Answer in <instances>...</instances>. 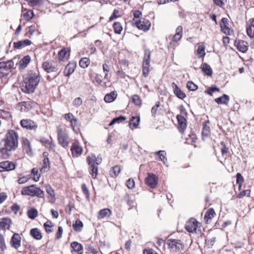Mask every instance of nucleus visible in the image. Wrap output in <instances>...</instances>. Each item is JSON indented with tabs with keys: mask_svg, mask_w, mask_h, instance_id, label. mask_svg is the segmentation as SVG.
I'll return each instance as SVG.
<instances>
[{
	"mask_svg": "<svg viewBox=\"0 0 254 254\" xmlns=\"http://www.w3.org/2000/svg\"><path fill=\"white\" fill-rule=\"evenodd\" d=\"M18 146V133L14 130H9L0 142V147L9 157L12 154V152L16 150Z\"/></svg>",
	"mask_w": 254,
	"mask_h": 254,
	"instance_id": "nucleus-1",
	"label": "nucleus"
},
{
	"mask_svg": "<svg viewBox=\"0 0 254 254\" xmlns=\"http://www.w3.org/2000/svg\"><path fill=\"white\" fill-rule=\"evenodd\" d=\"M41 79L40 73L33 70H30L23 77L21 83V90L26 93H33Z\"/></svg>",
	"mask_w": 254,
	"mask_h": 254,
	"instance_id": "nucleus-2",
	"label": "nucleus"
},
{
	"mask_svg": "<svg viewBox=\"0 0 254 254\" xmlns=\"http://www.w3.org/2000/svg\"><path fill=\"white\" fill-rule=\"evenodd\" d=\"M42 67L47 73L51 74L47 76V79L49 81L56 78L60 74V72L58 71V65L53 61L44 62L42 64Z\"/></svg>",
	"mask_w": 254,
	"mask_h": 254,
	"instance_id": "nucleus-3",
	"label": "nucleus"
},
{
	"mask_svg": "<svg viewBox=\"0 0 254 254\" xmlns=\"http://www.w3.org/2000/svg\"><path fill=\"white\" fill-rule=\"evenodd\" d=\"M86 161L89 166L90 174L93 179L96 178L98 174V165L101 163V160H98L94 155L92 157L88 156Z\"/></svg>",
	"mask_w": 254,
	"mask_h": 254,
	"instance_id": "nucleus-4",
	"label": "nucleus"
},
{
	"mask_svg": "<svg viewBox=\"0 0 254 254\" xmlns=\"http://www.w3.org/2000/svg\"><path fill=\"white\" fill-rule=\"evenodd\" d=\"M21 194L31 196H37L40 198H43L44 196V191L40 188L36 187L34 185L23 188L21 190Z\"/></svg>",
	"mask_w": 254,
	"mask_h": 254,
	"instance_id": "nucleus-5",
	"label": "nucleus"
},
{
	"mask_svg": "<svg viewBox=\"0 0 254 254\" xmlns=\"http://www.w3.org/2000/svg\"><path fill=\"white\" fill-rule=\"evenodd\" d=\"M151 53L149 50L144 51V56L142 63V74L144 77L148 76L149 72Z\"/></svg>",
	"mask_w": 254,
	"mask_h": 254,
	"instance_id": "nucleus-6",
	"label": "nucleus"
},
{
	"mask_svg": "<svg viewBox=\"0 0 254 254\" xmlns=\"http://www.w3.org/2000/svg\"><path fill=\"white\" fill-rule=\"evenodd\" d=\"M167 245L168 246L169 249L173 252H178L184 248L182 241L180 240L170 239L167 241Z\"/></svg>",
	"mask_w": 254,
	"mask_h": 254,
	"instance_id": "nucleus-7",
	"label": "nucleus"
},
{
	"mask_svg": "<svg viewBox=\"0 0 254 254\" xmlns=\"http://www.w3.org/2000/svg\"><path fill=\"white\" fill-rule=\"evenodd\" d=\"M58 138L59 143L63 147L65 148L69 144V138L67 134L62 128H58Z\"/></svg>",
	"mask_w": 254,
	"mask_h": 254,
	"instance_id": "nucleus-8",
	"label": "nucleus"
},
{
	"mask_svg": "<svg viewBox=\"0 0 254 254\" xmlns=\"http://www.w3.org/2000/svg\"><path fill=\"white\" fill-rule=\"evenodd\" d=\"M16 163L14 162L5 161L0 162V172L10 171L15 169Z\"/></svg>",
	"mask_w": 254,
	"mask_h": 254,
	"instance_id": "nucleus-9",
	"label": "nucleus"
},
{
	"mask_svg": "<svg viewBox=\"0 0 254 254\" xmlns=\"http://www.w3.org/2000/svg\"><path fill=\"white\" fill-rule=\"evenodd\" d=\"M135 25L139 30L147 31L151 26V22L148 19L141 18L135 22Z\"/></svg>",
	"mask_w": 254,
	"mask_h": 254,
	"instance_id": "nucleus-10",
	"label": "nucleus"
},
{
	"mask_svg": "<svg viewBox=\"0 0 254 254\" xmlns=\"http://www.w3.org/2000/svg\"><path fill=\"white\" fill-rule=\"evenodd\" d=\"M20 125L23 128L29 130H35L38 128L37 124L30 119H23L21 120Z\"/></svg>",
	"mask_w": 254,
	"mask_h": 254,
	"instance_id": "nucleus-11",
	"label": "nucleus"
},
{
	"mask_svg": "<svg viewBox=\"0 0 254 254\" xmlns=\"http://www.w3.org/2000/svg\"><path fill=\"white\" fill-rule=\"evenodd\" d=\"M145 184L151 188H155L157 184L158 179L156 175L152 173H148L145 180Z\"/></svg>",
	"mask_w": 254,
	"mask_h": 254,
	"instance_id": "nucleus-12",
	"label": "nucleus"
},
{
	"mask_svg": "<svg viewBox=\"0 0 254 254\" xmlns=\"http://www.w3.org/2000/svg\"><path fill=\"white\" fill-rule=\"evenodd\" d=\"M197 224L198 222L195 219L191 218L186 223L185 228L189 232L193 233L196 231Z\"/></svg>",
	"mask_w": 254,
	"mask_h": 254,
	"instance_id": "nucleus-13",
	"label": "nucleus"
},
{
	"mask_svg": "<svg viewBox=\"0 0 254 254\" xmlns=\"http://www.w3.org/2000/svg\"><path fill=\"white\" fill-rule=\"evenodd\" d=\"M21 237L18 233H14L12 236L10 244L11 247L17 250L21 246Z\"/></svg>",
	"mask_w": 254,
	"mask_h": 254,
	"instance_id": "nucleus-14",
	"label": "nucleus"
},
{
	"mask_svg": "<svg viewBox=\"0 0 254 254\" xmlns=\"http://www.w3.org/2000/svg\"><path fill=\"white\" fill-rule=\"evenodd\" d=\"M13 66L14 63L12 60L0 63V69L2 70L3 72L6 73L7 75L9 74L10 69L13 68Z\"/></svg>",
	"mask_w": 254,
	"mask_h": 254,
	"instance_id": "nucleus-15",
	"label": "nucleus"
},
{
	"mask_svg": "<svg viewBox=\"0 0 254 254\" xmlns=\"http://www.w3.org/2000/svg\"><path fill=\"white\" fill-rule=\"evenodd\" d=\"M177 119L178 122V128L180 132L183 133L187 127V120L181 115L177 116Z\"/></svg>",
	"mask_w": 254,
	"mask_h": 254,
	"instance_id": "nucleus-16",
	"label": "nucleus"
},
{
	"mask_svg": "<svg viewBox=\"0 0 254 254\" xmlns=\"http://www.w3.org/2000/svg\"><path fill=\"white\" fill-rule=\"evenodd\" d=\"M19 104L21 106V111L24 112H28L36 106V103L30 100L21 102Z\"/></svg>",
	"mask_w": 254,
	"mask_h": 254,
	"instance_id": "nucleus-17",
	"label": "nucleus"
},
{
	"mask_svg": "<svg viewBox=\"0 0 254 254\" xmlns=\"http://www.w3.org/2000/svg\"><path fill=\"white\" fill-rule=\"evenodd\" d=\"M72 156L73 157H77L80 155L82 153V147L80 146L78 142L77 141L74 142L70 148Z\"/></svg>",
	"mask_w": 254,
	"mask_h": 254,
	"instance_id": "nucleus-18",
	"label": "nucleus"
},
{
	"mask_svg": "<svg viewBox=\"0 0 254 254\" xmlns=\"http://www.w3.org/2000/svg\"><path fill=\"white\" fill-rule=\"evenodd\" d=\"M32 44V42L28 40L25 39L22 41L13 43V47L16 49H21L27 46H29Z\"/></svg>",
	"mask_w": 254,
	"mask_h": 254,
	"instance_id": "nucleus-19",
	"label": "nucleus"
},
{
	"mask_svg": "<svg viewBox=\"0 0 254 254\" xmlns=\"http://www.w3.org/2000/svg\"><path fill=\"white\" fill-rule=\"evenodd\" d=\"M229 21L227 18H223L220 22V26L223 33L226 34H230V29L228 26Z\"/></svg>",
	"mask_w": 254,
	"mask_h": 254,
	"instance_id": "nucleus-20",
	"label": "nucleus"
},
{
	"mask_svg": "<svg viewBox=\"0 0 254 254\" xmlns=\"http://www.w3.org/2000/svg\"><path fill=\"white\" fill-rule=\"evenodd\" d=\"M235 45L237 50L243 53H246L248 50V43L244 41L239 40L237 43L235 42Z\"/></svg>",
	"mask_w": 254,
	"mask_h": 254,
	"instance_id": "nucleus-21",
	"label": "nucleus"
},
{
	"mask_svg": "<svg viewBox=\"0 0 254 254\" xmlns=\"http://www.w3.org/2000/svg\"><path fill=\"white\" fill-rule=\"evenodd\" d=\"M174 89V93L176 96L180 99H184L186 97V94L181 90L178 85L174 82L172 84Z\"/></svg>",
	"mask_w": 254,
	"mask_h": 254,
	"instance_id": "nucleus-22",
	"label": "nucleus"
},
{
	"mask_svg": "<svg viewBox=\"0 0 254 254\" xmlns=\"http://www.w3.org/2000/svg\"><path fill=\"white\" fill-rule=\"evenodd\" d=\"M22 140L23 149L29 156H31L33 155V153L29 140L25 138H23Z\"/></svg>",
	"mask_w": 254,
	"mask_h": 254,
	"instance_id": "nucleus-23",
	"label": "nucleus"
},
{
	"mask_svg": "<svg viewBox=\"0 0 254 254\" xmlns=\"http://www.w3.org/2000/svg\"><path fill=\"white\" fill-rule=\"evenodd\" d=\"M76 67L75 63H68L65 66L64 74L66 76H69L74 71Z\"/></svg>",
	"mask_w": 254,
	"mask_h": 254,
	"instance_id": "nucleus-24",
	"label": "nucleus"
},
{
	"mask_svg": "<svg viewBox=\"0 0 254 254\" xmlns=\"http://www.w3.org/2000/svg\"><path fill=\"white\" fill-rule=\"evenodd\" d=\"M11 223V219L8 217L0 219V229H9Z\"/></svg>",
	"mask_w": 254,
	"mask_h": 254,
	"instance_id": "nucleus-25",
	"label": "nucleus"
},
{
	"mask_svg": "<svg viewBox=\"0 0 254 254\" xmlns=\"http://www.w3.org/2000/svg\"><path fill=\"white\" fill-rule=\"evenodd\" d=\"M70 247L73 249V251L77 252L78 254H82L83 248L82 245L77 242H72L70 244Z\"/></svg>",
	"mask_w": 254,
	"mask_h": 254,
	"instance_id": "nucleus-26",
	"label": "nucleus"
},
{
	"mask_svg": "<svg viewBox=\"0 0 254 254\" xmlns=\"http://www.w3.org/2000/svg\"><path fill=\"white\" fill-rule=\"evenodd\" d=\"M31 61V57L29 55L24 56L19 62V69H24L25 68Z\"/></svg>",
	"mask_w": 254,
	"mask_h": 254,
	"instance_id": "nucleus-27",
	"label": "nucleus"
},
{
	"mask_svg": "<svg viewBox=\"0 0 254 254\" xmlns=\"http://www.w3.org/2000/svg\"><path fill=\"white\" fill-rule=\"evenodd\" d=\"M207 123H209V120L205 121L203 124V128L201 132L202 138L203 139H204L205 137H208L210 134V127L207 125Z\"/></svg>",
	"mask_w": 254,
	"mask_h": 254,
	"instance_id": "nucleus-28",
	"label": "nucleus"
},
{
	"mask_svg": "<svg viewBox=\"0 0 254 254\" xmlns=\"http://www.w3.org/2000/svg\"><path fill=\"white\" fill-rule=\"evenodd\" d=\"M230 100V97L228 95L223 94L222 96L215 99L214 101L218 104L228 105Z\"/></svg>",
	"mask_w": 254,
	"mask_h": 254,
	"instance_id": "nucleus-29",
	"label": "nucleus"
},
{
	"mask_svg": "<svg viewBox=\"0 0 254 254\" xmlns=\"http://www.w3.org/2000/svg\"><path fill=\"white\" fill-rule=\"evenodd\" d=\"M30 235L35 240H40L42 239V235L40 230L37 228L31 229L30 231Z\"/></svg>",
	"mask_w": 254,
	"mask_h": 254,
	"instance_id": "nucleus-30",
	"label": "nucleus"
},
{
	"mask_svg": "<svg viewBox=\"0 0 254 254\" xmlns=\"http://www.w3.org/2000/svg\"><path fill=\"white\" fill-rule=\"evenodd\" d=\"M200 68L202 71L208 76H211L213 73L212 69L210 66L206 63H202Z\"/></svg>",
	"mask_w": 254,
	"mask_h": 254,
	"instance_id": "nucleus-31",
	"label": "nucleus"
},
{
	"mask_svg": "<svg viewBox=\"0 0 254 254\" xmlns=\"http://www.w3.org/2000/svg\"><path fill=\"white\" fill-rule=\"evenodd\" d=\"M117 97L116 91H113L107 94L104 97V101L107 103H112L115 100Z\"/></svg>",
	"mask_w": 254,
	"mask_h": 254,
	"instance_id": "nucleus-32",
	"label": "nucleus"
},
{
	"mask_svg": "<svg viewBox=\"0 0 254 254\" xmlns=\"http://www.w3.org/2000/svg\"><path fill=\"white\" fill-rule=\"evenodd\" d=\"M215 215L216 214L214 209H209L205 213L204 217V219L206 223H208V221L213 218Z\"/></svg>",
	"mask_w": 254,
	"mask_h": 254,
	"instance_id": "nucleus-33",
	"label": "nucleus"
},
{
	"mask_svg": "<svg viewBox=\"0 0 254 254\" xmlns=\"http://www.w3.org/2000/svg\"><path fill=\"white\" fill-rule=\"evenodd\" d=\"M50 161L48 157H45L43 160V164L40 171L42 173L47 172L50 169Z\"/></svg>",
	"mask_w": 254,
	"mask_h": 254,
	"instance_id": "nucleus-34",
	"label": "nucleus"
},
{
	"mask_svg": "<svg viewBox=\"0 0 254 254\" xmlns=\"http://www.w3.org/2000/svg\"><path fill=\"white\" fill-rule=\"evenodd\" d=\"M111 214V211L108 208H105L99 211L98 218L103 219L105 217H109Z\"/></svg>",
	"mask_w": 254,
	"mask_h": 254,
	"instance_id": "nucleus-35",
	"label": "nucleus"
},
{
	"mask_svg": "<svg viewBox=\"0 0 254 254\" xmlns=\"http://www.w3.org/2000/svg\"><path fill=\"white\" fill-rule=\"evenodd\" d=\"M140 122V117H132L131 120L129 121V126L130 128L131 129H133V128H136L139 125V123Z\"/></svg>",
	"mask_w": 254,
	"mask_h": 254,
	"instance_id": "nucleus-36",
	"label": "nucleus"
},
{
	"mask_svg": "<svg viewBox=\"0 0 254 254\" xmlns=\"http://www.w3.org/2000/svg\"><path fill=\"white\" fill-rule=\"evenodd\" d=\"M64 118L66 120L70 122L71 126L73 130H74V127L73 125V122H77V119L71 113L66 114L64 116Z\"/></svg>",
	"mask_w": 254,
	"mask_h": 254,
	"instance_id": "nucleus-37",
	"label": "nucleus"
},
{
	"mask_svg": "<svg viewBox=\"0 0 254 254\" xmlns=\"http://www.w3.org/2000/svg\"><path fill=\"white\" fill-rule=\"evenodd\" d=\"M83 226L82 222L79 219H77L73 224V228L76 232H80Z\"/></svg>",
	"mask_w": 254,
	"mask_h": 254,
	"instance_id": "nucleus-38",
	"label": "nucleus"
},
{
	"mask_svg": "<svg viewBox=\"0 0 254 254\" xmlns=\"http://www.w3.org/2000/svg\"><path fill=\"white\" fill-rule=\"evenodd\" d=\"M90 63V61L89 58H83L80 60L79 64L81 67L85 68L89 66Z\"/></svg>",
	"mask_w": 254,
	"mask_h": 254,
	"instance_id": "nucleus-39",
	"label": "nucleus"
},
{
	"mask_svg": "<svg viewBox=\"0 0 254 254\" xmlns=\"http://www.w3.org/2000/svg\"><path fill=\"white\" fill-rule=\"evenodd\" d=\"M126 120V117L123 116H120L119 117L114 118L111 122L109 123V126H112L116 123H120Z\"/></svg>",
	"mask_w": 254,
	"mask_h": 254,
	"instance_id": "nucleus-40",
	"label": "nucleus"
},
{
	"mask_svg": "<svg viewBox=\"0 0 254 254\" xmlns=\"http://www.w3.org/2000/svg\"><path fill=\"white\" fill-rule=\"evenodd\" d=\"M124 200L127 202V204L130 207V208L133 207L135 204V202H134V200L128 194H126L125 195Z\"/></svg>",
	"mask_w": 254,
	"mask_h": 254,
	"instance_id": "nucleus-41",
	"label": "nucleus"
},
{
	"mask_svg": "<svg viewBox=\"0 0 254 254\" xmlns=\"http://www.w3.org/2000/svg\"><path fill=\"white\" fill-rule=\"evenodd\" d=\"M25 31V36L30 38L35 31V26H29L26 28Z\"/></svg>",
	"mask_w": 254,
	"mask_h": 254,
	"instance_id": "nucleus-42",
	"label": "nucleus"
},
{
	"mask_svg": "<svg viewBox=\"0 0 254 254\" xmlns=\"http://www.w3.org/2000/svg\"><path fill=\"white\" fill-rule=\"evenodd\" d=\"M113 27L114 32L116 34H121L123 30V27L119 22H116L114 23Z\"/></svg>",
	"mask_w": 254,
	"mask_h": 254,
	"instance_id": "nucleus-43",
	"label": "nucleus"
},
{
	"mask_svg": "<svg viewBox=\"0 0 254 254\" xmlns=\"http://www.w3.org/2000/svg\"><path fill=\"white\" fill-rule=\"evenodd\" d=\"M27 215L29 218L34 219L38 215V211L34 208H31L28 211Z\"/></svg>",
	"mask_w": 254,
	"mask_h": 254,
	"instance_id": "nucleus-44",
	"label": "nucleus"
},
{
	"mask_svg": "<svg viewBox=\"0 0 254 254\" xmlns=\"http://www.w3.org/2000/svg\"><path fill=\"white\" fill-rule=\"evenodd\" d=\"M197 53L199 58H203L205 55V47L203 45H201L198 46Z\"/></svg>",
	"mask_w": 254,
	"mask_h": 254,
	"instance_id": "nucleus-45",
	"label": "nucleus"
},
{
	"mask_svg": "<svg viewBox=\"0 0 254 254\" xmlns=\"http://www.w3.org/2000/svg\"><path fill=\"white\" fill-rule=\"evenodd\" d=\"M121 170L120 166L116 165L112 168L111 171V174L112 177H116L120 173Z\"/></svg>",
	"mask_w": 254,
	"mask_h": 254,
	"instance_id": "nucleus-46",
	"label": "nucleus"
},
{
	"mask_svg": "<svg viewBox=\"0 0 254 254\" xmlns=\"http://www.w3.org/2000/svg\"><path fill=\"white\" fill-rule=\"evenodd\" d=\"M155 154H157L159 156V159L164 163L167 161L166 152L164 150H160L155 153Z\"/></svg>",
	"mask_w": 254,
	"mask_h": 254,
	"instance_id": "nucleus-47",
	"label": "nucleus"
},
{
	"mask_svg": "<svg viewBox=\"0 0 254 254\" xmlns=\"http://www.w3.org/2000/svg\"><path fill=\"white\" fill-rule=\"evenodd\" d=\"M34 16V13L32 10H28L23 14V18L26 21L30 20Z\"/></svg>",
	"mask_w": 254,
	"mask_h": 254,
	"instance_id": "nucleus-48",
	"label": "nucleus"
},
{
	"mask_svg": "<svg viewBox=\"0 0 254 254\" xmlns=\"http://www.w3.org/2000/svg\"><path fill=\"white\" fill-rule=\"evenodd\" d=\"M187 87L189 90L192 91L196 90L198 88L197 86L191 81L187 82Z\"/></svg>",
	"mask_w": 254,
	"mask_h": 254,
	"instance_id": "nucleus-49",
	"label": "nucleus"
},
{
	"mask_svg": "<svg viewBox=\"0 0 254 254\" xmlns=\"http://www.w3.org/2000/svg\"><path fill=\"white\" fill-rule=\"evenodd\" d=\"M132 102L136 106H140L141 104V101L140 97L136 94H134L132 96Z\"/></svg>",
	"mask_w": 254,
	"mask_h": 254,
	"instance_id": "nucleus-50",
	"label": "nucleus"
},
{
	"mask_svg": "<svg viewBox=\"0 0 254 254\" xmlns=\"http://www.w3.org/2000/svg\"><path fill=\"white\" fill-rule=\"evenodd\" d=\"M6 249L4 236L0 233V249L4 251Z\"/></svg>",
	"mask_w": 254,
	"mask_h": 254,
	"instance_id": "nucleus-51",
	"label": "nucleus"
},
{
	"mask_svg": "<svg viewBox=\"0 0 254 254\" xmlns=\"http://www.w3.org/2000/svg\"><path fill=\"white\" fill-rule=\"evenodd\" d=\"M220 89L219 88L215 86H211L210 87H209L206 91H205V92L208 95L210 96H212V93L216 91H219Z\"/></svg>",
	"mask_w": 254,
	"mask_h": 254,
	"instance_id": "nucleus-52",
	"label": "nucleus"
},
{
	"mask_svg": "<svg viewBox=\"0 0 254 254\" xmlns=\"http://www.w3.org/2000/svg\"><path fill=\"white\" fill-rule=\"evenodd\" d=\"M126 185L129 189H133L135 187V181L133 179L129 178L126 181Z\"/></svg>",
	"mask_w": 254,
	"mask_h": 254,
	"instance_id": "nucleus-53",
	"label": "nucleus"
},
{
	"mask_svg": "<svg viewBox=\"0 0 254 254\" xmlns=\"http://www.w3.org/2000/svg\"><path fill=\"white\" fill-rule=\"evenodd\" d=\"M46 190L48 194L52 198L55 199V194L54 190L52 188L50 185L46 186Z\"/></svg>",
	"mask_w": 254,
	"mask_h": 254,
	"instance_id": "nucleus-54",
	"label": "nucleus"
},
{
	"mask_svg": "<svg viewBox=\"0 0 254 254\" xmlns=\"http://www.w3.org/2000/svg\"><path fill=\"white\" fill-rule=\"evenodd\" d=\"M31 173L33 175V179L34 181L37 182L39 180L40 175L38 174V170L37 169L34 168L32 169Z\"/></svg>",
	"mask_w": 254,
	"mask_h": 254,
	"instance_id": "nucleus-55",
	"label": "nucleus"
},
{
	"mask_svg": "<svg viewBox=\"0 0 254 254\" xmlns=\"http://www.w3.org/2000/svg\"><path fill=\"white\" fill-rule=\"evenodd\" d=\"M44 227L47 233H50L52 232V230L51 229L52 227V222L51 221H48L45 223L44 224Z\"/></svg>",
	"mask_w": 254,
	"mask_h": 254,
	"instance_id": "nucleus-56",
	"label": "nucleus"
},
{
	"mask_svg": "<svg viewBox=\"0 0 254 254\" xmlns=\"http://www.w3.org/2000/svg\"><path fill=\"white\" fill-rule=\"evenodd\" d=\"M251 194V190H244L243 191H241L239 194L238 195L237 197L239 198H241L245 196H250Z\"/></svg>",
	"mask_w": 254,
	"mask_h": 254,
	"instance_id": "nucleus-57",
	"label": "nucleus"
},
{
	"mask_svg": "<svg viewBox=\"0 0 254 254\" xmlns=\"http://www.w3.org/2000/svg\"><path fill=\"white\" fill-rule=\"evenodd\" d=\"M81 189L84 194L86 195V198L89 199V191L85 184H82L81 186Z\"/></svg>",
	"mask_w": 254,
	"mask_h": 254,
	"instance_id": "nucleus-58",
	"label": "nucleus"
},
{
	"mask_svg": "<svg viewBox=\"0 0 254 254\" xmlns=\"http://www.w3.org/2000/svg\"><path fill=\"white\" fill-rule=\"evenodd\" d=\"M246 31L247 35L250 38H252L254 37V28L247 27Z\"/></svg>",
	"mask_w": 254,
	"mask_h": 254,
	"instance_id": "nucleus-59",
	"label": "nucleus"
},
{
	"mask_svg": "<svg viewBox=\"0 0 254 254\" xmlns=\"http://www.w3.org/2000/svg\"><path fill=\"white\" fill-rule=\"evenodd\" d=\"M160 102H156L155 105L151 109V114L153 116L155 117V114L158 110V107L160 106Z\"/></svg>",
	"mask_w": 254,
	"mask_h": 254,
	"instance_id": "nucleus-60",
	"label": "nucleus"
},
{
	"mask_svg": "<svg viewBox=\"0 0 254 254\" xmlns=\"http://www.w3.org/2000/svg\"><path fill=\"white\" fill-rule=\"evenodd\" d=\"M244 181V178L242 175L240 173H238L236 174V182L237 183L239 184V187H240L242 183Z\"/></svg>",
	"mask_w": 254,
	"mask_h": 254,
	"instance_id": "nucleus-61",
	"label": "nucleus"
},
{
	"mask_svg": "<svg viewBox=\"0 0 254 254\" xmlns=\"http://www.w3.org/2000/svg\"><path fill=\"white\" fill-rule=\"evenodd\" d=\"M82 103V100L81 98H76L73 101L72 104L74 106L78 107L80 106Z\"/></svg>",
	"mask_w": 254,
	"mask_h": 254,
	"instance_id": "nucleus-62",
	"label": "nucleus"
},
{
	"mask_svg": "<svg viewBox=\"0 0 254 254\" xmlns=\"http://www.w3.org/2000/svg\"><path fill=\"white\" fill-rule=\"evenodd\" d=\"M103 69L104 72H105L104 78L106 79H108L107 76H108V72H109V70H110L109 66L107 64H104L103 65Z\"/></svg>",
	"mask_w": 254,
	"mask_h": 254,
	"instance_id": "nucleus-63",
	"label": "nucleus"
},
{
	"mask_svg": "<svg viewBox=\"0 0 254 254\" xmlns=\"http://www.w3.org/2000/svg\"><path fill=\"white\" fill-rule=\"evenodd\" d=\"M63 232V229L62 226L58 227V232L56 234V239L59 240L61 238Z\"/></svg>",
	"mask_w": 254,
	"mask_h": 254,
	"instance_id": "nucleus-64",
	"label": "nucleus"
}]
</instances>
